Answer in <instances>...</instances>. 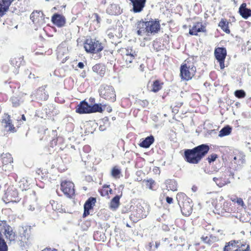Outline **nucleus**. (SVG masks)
Returning a JSON list of instances; mask_svg holds the SVG:
<instances>
[{
	"label": "nucleus",
	"mask_w": 251,
	"mask_h": 251,
	"mask_svg": "<svg viewBox=\"0 0 251 251\" xmlns=\"http://www.w3.org/2000/svg\"><path fill=\"white\" fill-rule=\"evenodd\" d=\"M209 150V146L207 144H201L192 149L184 150L182 156L187 163L197 164L205 156Z\"/></svg>",
	"instance_id": "nucleus-1"
},
{
	"label": "nucleus",
	"mask_w": 251,
	"mask_h": 251,
	"mask_svg": "<svg viewBox=\"0 0 251 251\" xmlns=\"http://www.w3.org/2000/svg\"><path fill=\"white\" fill-rule=\"evenodd\" d=\"M176 198L183 215H189L192 211V200L183 193H177Z\"/></svg>",
	"instance_id": "nucleus-2"
},
{
	"label": "nucleus",
	"mask_w": 251,
	"mask_h": 251,
	"mask_svg": "<svg viewBox=\"0 0 251 251\" xmlns=\"http://www.w3.org/2000/svg\"><path fill=\"white\" fill-rule=\"evenodd\" d=\"M246 243H241L239 241L231 240L226 243L223 251H251L250 247Z\"/></svg>",
	"instance_id": "nucleus-3"
},
{
	"label": "nucleus",
	"mask_w": 251,
	"mask_h": 251,
	"mask_svg": "<svg viewBox=\"0 0 251 251\" xmlns=\"http://www.w3.org/2000/svg\"><path fill=\"white\" fill-rule=\"evenodd\" d=\"M84 48L86 52L93 53L100 52L103 49L99 41L92 38H88L85 40Z\"/></svg>",
	"instance_id": "nucleus-4"
},
{
	"label": "nucleus",
	"mask_w": 251,
	"mask_h": 251,
	"mask_svg": "<svg viewBox=\"0 0 251 251\" xmlns=\"http://www.w3.org/2000/svg\"><path fill=\"white\" fill-rule=\"evenodd\" d=\"M99 91L101 98L112 102L116 100V94L112 86L105 84L101 85Z\"/></svg>",
	"instance_id": "nucleus-5"
},
{
	"label": "nucleus",
	"mask_w": 251,
	"mask_h": 251,
	"mask_svg": "<svg viewBox=\"0 0 251 251\" xmlns=\"http://www.w3.org/2000/svg\"><path fill=\"white\" fill-rule=\"evenodd\" d=\"M196 67L188 66L187 64H183L180 68V75L183 80L188 81L191 79L196 72Z\"/></svg>",
	"instance_id": "nucleus-6"
},
{
	"label": "nucleus",
	"mask_w": 251,
	"mask_h": 251,
	"mask_svg": "<svg viewBox=\"0 0 251 251\" xmlns=\"http://www.w3.org/2000/svg\"><path fill=\"white\" fill-rule=\"evenodd\" d=\"M148 35L149 34H155L158 32L160 29L159 21L157 19H152L151 18L149 21H147Z\"/></svg>",
	"instance_id": "nucleus-7"
},
{
	"label": "nucleus",
	"mask_w": 251,
	"mask_h": 251,
	"mask_svg": "<svg viewBox=\"0 0 251 251\" xmlns=\"http://www.w3.org/2000/svg\"><path fill=\"white\" fill-rule=\"evenodd\" d=\"M74 184L70 181L65 180L61 183V190L68 197L71 198L75 194Z\"/></svg>",
	"instance_id": "nucleus-8"
},
{
	"label": "nucleus",
	"mask_w": 251,
	"mask_h": 251,
	"mask_svg": "<svg viewBox=\"0 0 251 251\" xmlns=\"http://www.w3.org/2000/svg\"><path fill=\"white\" fill-rule=\"evenodd\" d=\"M51 21L52 23L58 27H62L66 24V18L62 14L55 13L51 17Z\"/></svg>",
	"instance_id": "nucleus-9"
},
{
	"label": "nucleus",
	"mask_w": 251,
	"mask_h": 251,
	"mask_svg": "<svg viewBox=\"0 0 251 251\" xmlns=\"http://www.w3.org/2000/svg\"><path fill=\"white\" fill-rule=\"evenodd\" d=\"M96 202V199L94 197H90L85 201L84 204V212L83 217L85 218L90 214V210L93 208L95 203Z\"/></svg>",
	"instance_id": "nucleus-10"
},
{
	"label": "nucleus",
	"mask_w": 251,
	"mask_h": 251,
	"mask_svg": "<svg viewBox=\"0 0 251 251\" xmlns=\"http://www.w3.org/2000/svg\"><path fill=\"white\" fill-rule=\"evenodd\" d=\"M146 19H143L137 22L135 27L137 30V34L139 36H143L146 33L148 35L147 24Z\"/></svg>",
	"instance_id": "nucleus-11"
},
{
	"label": "nucleus",
	"mask_w": 251,
	"mask_h": 251,
	"mask_svg": "<svg viewBox=\"0 0 251 251\" xmlns=\"http://www.w3.org/2000/svg\"><path fill=\"white\" fill-rule=\"evenodd\" d=\"M5 195L6 196L7 200L8 202H16L19 201L18 191L15 188H8L5 193Z\"/></svg>",
	"instance_id": "nucleus-12"
},
{
	"label": "nucleus",
	"mask_w": 251,
	"mask_h": 251,
	"mask_svg": "<svg viewBox=\"0 0 251 251\" xmlns=\"http://www.w3.org/2000/svg\"><path fill=\"white\" fill-rule=\"evenodd\" d=\"M214 54L215 58L219 63H224L226 55V50L225 48L219 47L216 48Z\"/></svg>",
	"instance_id": "nucleus-13"
},
{
	"label": "nucleus",
	"mask_w": 251,
	"mask_h": 251,
	"mask_svg": "<svg viewBox=\"0 0 251 251\" xmlns=\"http://www.w3.org/2000/svg\"><path fill=\"white\" fill-rule=\"evenodd\" d=\"M133 6L132 10L134 13L141 12L145 6L146 0H129Z\"/></svg>",
	"instance_id": "nucleus-14"
},
{
	"label": "nucleus",
	"mask_w": 251,
	"mask_h": 251,
	"mask_svg": "<svg viewBox=\"0 0 251 251\" xmlns=\"http://www.w3.org/2000/svg\"><path fill=\"white\" fill-rule=\"evenodd\" d=\"M75 111L79 114H89L90 104L85 100H83L77 106Z\"/></svg>",
	"instance_id": "nucleus-15"
},
{
	"label": "nucleus",
	"mask_w": 251,
	"mask_h": 251,
	"mask_svg": "<svg viewBox=\"0 0 251 251\" xmlns=\"http://www.w3.org/2000/svg\"><path fill=\"white\" fill-rule=\"evenodd\" d=\"M2 123L4 124V127L8 132H15L16 130L14 125L12 124V120L10 119V116L6 114L5 118L2 121Z\"/></svg>",
	"instance_id": "nucleus-16"
},
{
	"label": "nucleus",
	"mask_w": 251,
	"mask_h": 251,
	"mask_svg": "<svg viewBox=\"0 0 251 251\" xmlns=\"http://www.w3.org/2000/svg\"><path fill=\"white\" fill-rule=\"evenodd\" d=\"M121 12L120 7L116 4H111L106 9V13L111 15H118Z\"/></svg>",
	"instance_id": "nucleus-17"
},
{
	"label": "nucleus",
	"mask_w": 251,
	"mask_h": 251,
	"mask_svg": "<svg viewBox=\"0 0 251 251\" xmlns=\"http://www.w3.org/2000/svg\"><path fill=\"white\" fill-rule=\"evenodd\" d=\"M154 141V136L151 135L144 139L141 140L139 145L140 147L143 148H149Z\"/></svg>",
	"instance_id": "nucleus-18"
},
{
	"label": "nucleus",
	"mask_w": 251,
	"mask_h": 251,
	"mask_svg": "<svg viewBox=\"0 0 251 251\" xmlns=\"http://www.w3.org/2000/svg\"><path fill=\"white\" fill-rule=\"evenodd\" d=\"M205 27L201 23H197L194 25L192 28L189 29V34L191 35H197L198 32H204L205 31Z\"/></svg>",
	"instance_id": "nucleus-19"
},
{
	"label": "nucleus",
	"mask_w": 251,
	"mask_h": 251,
	"mask_svg": "<svg viewBox=\"0 0 251 251\" xmlns=\"http://www.w3.org/2000/svg\"><path fill=\"white\" fill-rule=\"evenodd\" d=\"M239 13L243 18L247 19L251 16V9L247 8L246 4L243 3L239 8Z\"/></svg>",
	"instance_id": "nucleus-20"
},
{
	"label": "nucleus",
	"mask_w": 251,
	"mask_h": 251,
	"mask_svg": "<svg viewBox=\"0 0 251 251\" xmlns=\"http://www.w3.org/2000/svg\"><path fill=\"white\" fill-rule=\"evenodd\" d=\"M37 100H46L48 99L49 95L44 87H41L36 91L34 94Z\"/></svg>",
	"instance_id": "nucleus-21"
},
{
	"label": "nucleus",
	"mask_w": 251,
	"mask_h": 251,
	"mask_svg": "<svg viewBox=\"0 0 251 251\" xmlns=\"http://www.w3.org/2000/svg\"><path fill=\"white\" fill-rule=\"evenodd\" d=\"M6 227L7 228L3 232L6 238L10 242L15 241L16 236L15 232L13 231L12 228L10 226Z\"/></svg>",
	"instance_id": "nucleus-22"
},
{
	"label": "nucleus",
	"mask_w": 251,
	"mask_h": 251,
	"mask_svg": "<svg viewBox=\"0 0 251 251\" xmlns=\"http://www.w3.org/2000/svg\"><path fill=\"white\" fill-rule=\"evenodd\" d=\"M93 71L100 76L105 74L106 67L104 64H96L92 68Z\"/></svg>",
	"instance_id": "nucleus-23"
},
{
	"label": "nucleus",
	"mask_w": 251,
	"mask_h": 251,
	"mask_svg": "<svg viewBox=\"0 0 251 251\" xmlns=\"http://www.w3.org/2000/svg\"><path fill=\"white\" fill-rule=\"evenodd\" d=\"M166 186L168 190L176 191L177 190V183L175 179H168L165 181Z\"/></svg>",
	"instance_id": "nucleus-24"
},
{
	"label": "nucleus",
	"mask_w": 251,
	"mask_h": 251,
	"mask_svg": "<svg viewBox=\"0 0 251 251\" xmlns=\"http://www.w3.org/2000/svg\"><path fill=\"white\" fill-rule=\"evenodd\" d=\"M121 195L115 196L111 200L110 203V207L111 209L116 210L120 205V199Z\"/></svg>",
	"instance_id": "nucleus-25"
},
{
	"label": "nucleus",
	"mask_w": 251,
	"mask_h": 251,
	"mask_svg": "<svg viewBox=\"0 0 251 251\" xmlns=\"http://www.w3.org/2000/svg\"><path fill=\"white\" fill-rule=\"evenodd\" d=\"M229 23L226 19H222L219 23V26L226 33H230V29L228 26Z\"/></svg>",
	"instance_id": "nucleus-26"
},
{
	"label": "nucleus",
	"mask_w": 251,
	"mask_h": 251,
	"mask_svg": "<svg viewBox=\"0 0 251 251\" xmlns=\"http://www.w3.org/2000/svg\"><path fill=\"white\" fill-rule=\"evenodd\" d=\"M103 111V109L101 103H95L93 105H90V113L96 112L101 113Z\"/></svg>",
	"instance_id": "nucleus-27"
},
{
	"label": "nucleus",
	"mask_w": 251,
	"mask_h": 251,
	"mask_svg": "<svg viewBox=\"0 0 251 251\" xmlns=\"http://www.w3.org/2000/svg\"><path fill=\"white\" fill-rule=\"evenodd\" d=\"M232 130V127L227 125L223 127L219 132V136L222 137L229 135Z\"/></svg>",
	"instance_id": "nucleus-28"
},
{
	"label": "nucleus",
	"mask_w": 251,
	"mask_h": 251,
	"mask_svg": "<svg viewBox=\"0 0 251 251\" xmlns=\"http://www.w3.org/2000/svg\"><path fill=\"white\" fill-rule=\"evenodd\" d=\"M1 157L2 159V163L3 165H7L13 162V158L11 155L9 153H3L1 155Z\"/></svg>",
	"instance_id": "nucleus-29"
},
{
	"label": "nucleus",
	"mask_w": 251,
	"mask_h": 251,
	"mask_svg": "<svg viewBox=\"0 0 251 251\" xmlns=\"http://www.w3.org/2000/svg\"><path fill=\"white\" fill-rule=\"evenodd\" d=\"M163 84V83L160 82V81L158 79L154 80L152 85V91L154 92H157L161 89Z\"/></svg>",
	"instance_id": "nucleus-30"
},
{
	"label": "nucleus",
	"mask_w": 251,
	"mask_h": 251,
	"mask_svg": "<svg viewBox=\"0 0 251 251\" xmlns=\"http://www.w3.org/2000/svg\"><path fill=\"white\" fill-rule=\"evenodd\" d=\"M213 180L219 187H222L228 183L225 179H223L222 177H214L213 178Z\"/></svg>",
	"instance_id": "nucleus-31"
},
{
	"label": "nucleus",
	"mask_w": 251,
	"mask_h": 251,
	"mask_svg": "<svg viewBox=\"0 0 251 251\" xmlns=\"http://www.w3.org/2000/svg\"><path fill=\"white\" fill-rule=\"evenodd\" d=\"M121 173V170L117 167L115 166L111 170V176L115 178H119Z\"/></svg>",
	"instance_id": "nucleus-32"
},
{
	"label": "nucleus",
	"mask_w": 251,
	"mask_h": 251,
	"mask_svg": "<svg viewBox=\"0 0 251 251\" xmlns=\"http://www.w3.org/2000/svg\"><path fill=\"white\" fill-rule=\"evenodd\" d=\"M15 0H1L0 1V3L3 7V8L7 11L9 9V6L11 3L14 1Z\"/></svg>",
	"instance_id": "nucleus-33"
},
{
	"label": "nucleus",
	"mask_w": 251,
	"mask_h": 251,
	"mask_svg": "<svg viewBox=\"0 0 251 251\" xmlns=\"http://www.w3.org/2000/svg\"><path fill=\"white\" fill-rule=\"evenodd\" d=\"M109 185H104L101 189L99 190V192L101 196H106L108 195Z\"/></svg>",
	"instance_id": "nucleus-34"
},
{
	"label": "nucleus",
	"mask_w": 251,
	"mask_h": 251,
	"mask_svg": "<svg viewBox=\"0 0 251 251\" xmlns=\"http://www.w3.org/2000/svg\"><path fill=\"white\" fill-rule=\"evenodd\" d=\"M44 15L43 13L41 11H34L30 15V19L34 22L35 18H37L38 17H40L43 16Z\"/></svg>",
	"instance_id": "nucleus-35"
},
{
	"label": "nucleus",
	"mask_w": 251,
	"mask_h": 251,
	"mask_svg": "<svg viewBox=\"0 0 251 251\" xmlns=\"http://www.w3.org/2000/svg\"><path fill=\"white\" fill-rule=\"evenodd\" d=\"M234 95L238 99L244 98L246 96V92L243 90H237L234 92Z\"/></svg>",
	"instance_id": "nucleus-36"
},
{
	"label": "nucleus",
	"mask_w": 251,
	"mask_h": 251,
	"mask_svg": "<svg viewBox=\"0 0 251 251\" xmlns=\"http://www.w3.org/2000/svg\"><path fill=\"white\" fill-rule=\"evenodd\" d=\"M8 247L4 240L0 237V251H7Z\"/></svg>",
	"instance_id": "nucleus-37"
},
{
	"label": "nucleus",
	"mask_w": 251,
	"mask_h": 251,
	"mask_svg": "<svg viewBox=\"0 0 251 251\" xmlns=\"http://www.w3.org/2000/svg\"><path fill=\"white\" fill-rule=\"evenodd\" d=\"M8 226L5 221H0V237H1V232H4L5 229L7 228L6 227Z\"/></svg>",
	"instance_id": "nucleus-38"
},
{
	"label": "nucleus",
	"mask_w": 251,
	"mask_h": 251,
	"mask_svg": "<svg viewBox=\"0 0 251 251\" xmlns=\"http://www.w3.org/2000/svg\"><path fill=\"white\" fill-rule=\"evenodd\" d=\"M11 101L14 107H18L20 105L21 101L20 99L18 97L15 96L12 97L11 98Z\"/></svg>",
	"instance_id": "nucleus-39"
},
{
	"label": "nucleus",
	"mask_w": 251,
	"mask_h": 251,
	"mask_svg": "<svg viewBox=\"0 0 251 251\" xmlns=\"http://www.w3.org/2000/svg\"><path fill=\"white\" fill-rule=\"evenodd\" d=\"M27 227L26 226H20L19 227L18 233L21 237H26V232L27 231Z\"/></svg>",
	"instance_id": "nucleus-40"
},
{
	"label": "nucleus",
	"mask_w": 251,
	"mask_h": 251,
	"mask_svg": "<svg viewBox=\"0 0 251 251\" xmlns=\"http://www.w3.org/2000/svg\"><path fill=\"white\" fill-rule=\"evenodd\" d=\"M24 60V56H17L14 58H11L10 60V63H22Z\"/></svg>",
	"instance_id": "nucleus-41"
},
{
	"label": "nucleus",
	"mask_w": 251,
	"mask_h": 251,
	"mask_svg": "<svg viewBox=\"0 0 251 251\" xmlns=\"http://www.w3.org/2000/svg\"><path fill=\"white\" fill-rule=\"evenodd\" d=\"M218 155L216 153H212L210 155L208 156V157L207 158V160L209 162V163H211L216 160V159L217 158Z\"/></svg>",
	"instance_id": "nucleus-42"
},
{
	"label": "nucleus",
	"mask_w": 251,
	"mask_h": 251,
	"mask_svg": "<svg viewBox=\"0 0 251 251\" xmlns=\"http://www.w3.org/2000/svg\"><path fill=\"white\" fill-rule=\"evenodd\" d=\"M146 182V185L150 189H152V185L154 184L155 181L151 178L147 180H144Z\"/></svg>",
	"instance_id": "nucleus-43"
},
{
	"label": "nucleus",
	"mask_w": 251,
	"mask_h": 251,
	"mask_svg": "<svg viewBox=\"0 0 251 251\" xmlns=\"http://www.w3.org/2000/svg\"><path fill=\"white\" fill-rule=\"evenodd\" d=\"M91 18L93 19V21L97 22V24H99L100 23L101 18L97 13H94Z\"/></svg>",
	"instance_id": "nucleus-44"
},
{
	"label": "nucleus",
	"mask_w": 251,
	"mask_h": 251,
	"mask_svg": "<svg viewBox=\"0 0 251 251\" xmlns=\"http://www.w3.org/2000/svg\"><path fill=\"white\" fill-rule=\"evenodd\" d=\"M10 67H9V70H11L15 74H17L19 72L18 68L20 67L19 65H16L17 68H16V66H14V64H10Z\"/></svg>",
	"instance_id": "nucleus-45"
},
{
	"label": "nucleus",
	"mask_w": 251,
	"mask_h": 251,
	"mask_svg": "<svg viewBox=\"0 0 251 251\" xmlns=\"http://www.w3.org/2000/svg\"><path fill=\"white\" fill-rule=\"evenodd\" d=\"M7 11L3 8V7L0 3V18L4 16Z\"/></svg>",
	"instance_id": "nucleus-46"
},
{
	"label": "nucleus",
	"mask_w": 251,
	"mask_h": 251,
	"mask_svg": "<svg viewBox=\"0 0 251 251\" xmlns=\"http://www.w3.org/2000/svg\"><path fill=\"white\" fill-rule=\"evenodd\" d=\"M236 202L239 205H241L242 207L245 206L244 202L243 201V199L240 198H237V200L236 201Z\"/></svg>",
	"instance_id": "nucleus-47"
},
{
	"label": "nucleus",
	"mask_w": 251,
	"mask_h": 251,
	"mask_svg": "<svg viewBox=\"0 0 251 251\" xmlns=\"http://www.w3.org/2000/svg\"><path fill=\"white\" fill-rule=\"evenodd\" d=\"M103 111L105 110L107 112L110 113L112 111V108L109 106H106V105H102Z\"/></svg>",
	"instance_id": "nucleus-48"
},
{
	"label": "nucleus",
	"mask_w": 251,
	"mask_h": 251,
	"mask_svg": "<svg viewBox=\"0 0 251 251\" xmlns=\"http://www.w3.org/2000/svg\"><path fill=\"white\" fill-rule=\"evenodd\" d=\"M126 55H129L131 56L134 57L135 55H136V54L135 53V51H132V50H131L130 51L129 50H126Z\"/></svg>",
	"instance_id": "nucleus-49"
},
{
	"label": "nucleus",
	"mask_w": 251,
	"mask_h": 251,
	"mask_svg": "<svg viewBox=\"0 0 251 251\" xmlns=\"http://www.w3.org/2000/svg\"><path fill=\"white\" fill-rule=\"evenodd\" d=\"M106 128H107V126L104 124H103V125L100 124L99 126V129L101 131H105L106 129Z\"/></svg>",
	"instance_id": "nucleus-50"
},
{
	"label": "nucleus",
	"mask_w": 251,
	"mask_h": 251,
	"mask_svg": "<svg viewBox=\"0 0 251 251\" xmlns=\"http://www.w3.org/2000/svg\"><path fill=\"white\" fill-rule=\"evenodd\" d=\"M166 202L169 204L173 203V199L172 198L167 196L166 198Z\"/></svg>",
	"instance_id": "nucleus-51"
},
{
	"label": "nucleus",
	"mask_w": 251,
	"mask_h": 251,
	"mask_svg": "<svg viewBox=\"0 0 251 251\" xmlns=\"http://www.w3.org/2000/svg\"><path fill=\"white\" fill-rule=\"evenodd\" d=\"M201 238L202 240L204 243H208L209 241V239H208V238L207 236L204 237V236H202Z\"/></svg>",
	"instance_id": "nucleus-52"
},
{
	"label": "nucleus",
	"mask_w": 251,
	"mask_h": 251,
	"mask_svg": "<svg viewBox=\"0 0 251 251\" xmlns=\"http://www.w3.org/2000/svg\"><path fill=\"white\" fill-rule=\"evenodd\" d=\"M41 251H57V250L55 249H51V248H46L45 249H44L43 250Z\"/></svg>",
	"instance_id": "nucleus-53"
},
{
	"label": "nucleus",
	"mask_w": 251,
	"mask_h": 251,
	"mask_svg": "<svg viewBox=\"0 0 251 251\" xmlns=\"http://www.w3.org/2000/svg\"><path fill=\"white\" fill-rule=\"evenodd\" d=\"M145 66H144V64H141L140 65V68H139V69H140V71H141L143 72V71H144V68H145Z\"/></svg>",
	"instance_id": "nucleus-54"
},
{
	"label": "nucleus",
	"mask_w": 251,
	"mask_h": 251,
	"mask_svg": "<svg viewBox=\"0 0 251 251\" xmlns=\"http://www.w3.org/2000/svg\"><path fill=\"white\" fill-rule=\"evenodd\" d=\"M77 67L80 69H82L84 67V64H77Z\"/></svg>",
	"instance_id": "nucleus-55"
},
{
	"label": "nucleus",
	"mask_w": 251,
	"mask_h": 251,
	"mask_svg": "<svg viewBox=\"0 0 251 251\" xmlns=\"http://www.w3.org/2000/svg\"><path fill=\"white\" fill-rule=\"evenodd\" d=\"M225 65V64H219L221 70L224 69L226 67V66ZM227 66L226 65V67Z\"/></svg>",
	"instance_id": "nucleus-56"
},
{
	"label": "nucleus",
	"mask_w": 251,
	"mask_h": 251,
	"mask_svg": "<svg viewBox=\"0 0 251 251\" xmlns=\"http://www.w3.org/2000/svg\"><path fill=\"white\" fill-rule=\"evenodd\" d=\"M28 77H29V78H35V77H34V74H32L31 73H30V74H29V75H28Z\"/></svg>",
	"instance_id": "nucleus-57"
},
{
	"label": "nucleus",
	"mask_w": 251,
	"mask_h": 251,
	"mask_svg": "<svg viewBox=\"0 0 251 251\" xmlns=\"http://www.w3.org/2000/svg\"><path fill=\"white\" fill-rule=\"evenodd\" d=\"M85 74V72L83 71L82 73H81L80 75L81 76H82V77H85L86 76Z\"/></svg>",
	"instance_id": "nucleus-58"
},
{
	"label": "nucleus",
	"mask_w": 251,
	"mask_h": 251,
	"mask_svg": "<svg viewBox=\"0 0 251 251\" xmlns=\"http://www.w3.org/2000/svg\"><path fill=\"white\" fill-rule=\"evenodd\" d=\"M160 245V243L159 242H155V248L157 249Z\"/></svg>",
	"instance_id": "nucleus-59"
},
{
	"label": "nucleus",
	"mask_w": 251,
	"mask_h": 251,
	"mask_svg": "<svg viewBox=\"0 0 251 251\" xmlns=\"http://www.w3.org/2000/svg\"><path fill=\"white\" fill-rule=\"evenodd\" d=\"M89 101L91 102V103H93L95 101V99L94 98H90L89 99Z\"/></svg>",
	"instance_id": "nucleus-60"
},
{
	"label": "nucleus",
	"mask_w": 251,
	"mask_h": 251,
	"mask_svg": "<svg viewBox=\"0 0 251 251\" xmlns=\"http://www.w3.org/2000/svg\"><path fill=\"white\" fill-rule=\"evenodd\" d=\"M21 120H22L23 121H25V116L24 115H22V117H21Z\"/></svg>",
	"instance_id": "nucleus-61"
},
{
	"label": "nucleus",
	"mask_w": 251,
	"mask_h": 251,
	"mask_svg": "<svg viewBox=\"0 0 251 251\" xmlns=\"http://www.w3.org/2000/svg\"><path fill=\"white\" fill-rule=\"evenodd\" d=\"M142 102H143L144 105H146L148 103V102L147 100L142 101Z\"/></svg>",
	"instance_id": "nucleus-62"
},
{
	"label": "nucleus",
	"mask_w": 251,
	"mask_h": 251,
	"mask_svg": "<svg viewBox=\"0 0 251 251\" xmlns=\"http://www.w3.org/2000/svg\"><path fill=\"white\" fill-rule=\"evenodd\" d=\"M89 146H86L84 147V149L86 150H89Z\"/></svg>",
	"instance_id": "nucleus-63"
},
{
	"label": "nucleus",
	"mask_w": 251,
	"mask_h": 251,
	"mask_svg": "<svg viewBox=\"0 0 251 251\" xmlns=\"http://www.w3.org/2000/svg\"><path fill=\"white\" fill-rule=\"evenodd\" d=\"M231 200L233 202H236V201L237 200V198H234V199L231 198Z\"/></svg>",
	"instance_id": "nucleus-64"
}]
</instances>
